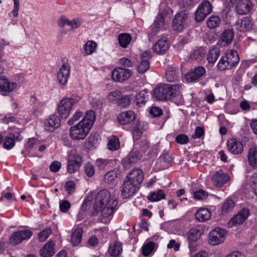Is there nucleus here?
Returning <instances> with one entry per match:
<instances>
[{
    "instance_id": "4c0bfd02",
    "label": "nucleus",
    "mask_w": 257,
    "mask_h": 257,
    "mask_svg": "<svg viewBox=\"0 0 257 257\" xmlns=\"http://www.w3.org/2000/svg\"><path fill=\"white\" fill-rule=\"evenodd\" d=\"M122 250L121 244L118 241H115L113 244L110 245L108 248L109 254L113 257H119Z\"/></svg>"
},
{
    "instance_id": "7c9ffc66",
    "label": "nucleus",
    "mask_w": 257,
    "mask_h": 257,
    "mask_svg": "<svg viewBox=\"0 0 257 257\" xmlns=\"http://www.w3.org/2000/svg\"><path fill=\"white\" fill-rule=\"evenodd\" d=\"M248 164L254 169H257V146H252L248 150Z\"/></svg>"
},
{
    "instance_id": "f704fd0d",
    "label": "nucleus",
    "mask_w": 257,
    "mask_h": 257,
    "mask_svg": "<svg viewBox=\"0 0 257 257\" xmlns=\"http://www.w3.org/2000/svg\"><path fill=\"white\" fill-rule=\"evenodd\" d=\"M149 97L148 90L145 89L141 91L136 95L135 103L138 107L145 105Z\"/></svg>"
},
{
    "instance_id": "6e6d98bb",
    "label": "nucleus",
    "mask_w": 257,
    "mask_h": 257,
    "mask_svg": "<svg viewBox=\"0 0 257 257\" xmlns=\"http://www.w3.org/2000/svg\"><path fill=\"white\" fill-rule=\"evenodd\" d=\"M143 133V130L141 128V124L137 121V124L134 127L132 134L133 138L135 140H139Z\"/></svg>"
},
{
    "instance_id": "a211bd4d",
    "label": "nucleus",
    "mask_w": 257,
    "mask_h": 257,
    "mask_svg": "<svg viewBox=\"0 0 257 257\" xmlns=\"http://www.w3.org/2000/svg\"><path fill=\"white\" fill-rule=\"evenodd\" d=\"M211 179L215 186L221 187L229 181L230 177L227 173L220 169L212 175Z\"/></svg>"
},
{
    "instance_id": "ea45409f",
    "label": "nucleus",
    "mask_w": 257,
    "mask_h": 257,
    "mask_svg": "<svg viewBox=\"0 0 257 257\" xmlns=\"http://www.w3.org/2000/svg\"><path fill=\"white\" fill-rule=\"evenodd\" d=\"M165 24V17L162 14H160L155 20L154 25L152 26V34L156 35L163 27Z\"/></svg>"
},
{
    "instance_id": "0eeeda50",
    "label": "nucleus",
    "mask_w": 257,
    "mask_h": 257,
    "mask_svg": "<svg viewBox=\"0 0 257 257\" xmlns=\"http://www.w3.org/2000/svg\"><path fill=\"white\" fill-rule=\"evenodd\" d=\"M33 232L30 229L19 230L14 232L9 238V243L13 246H16L23 240L29 239Z\"/></svg>"
},
{
    "instance_id": "f03ea898",
    "label": "nucleus",
    "mask_w": 257,
    "mask_h": 257,
    "mask_svg": "<svg viewBox=\"0 0 257 257\" xmlns=\"http://www.w3.org/2000/svg\"><path fill=\"white\" fill-rule=\"evenodd\" d=\"M181 86L180 84H165L158 86L154 90V96L160 100L171 99L180 95Z\"/></svg>"
},
{
    "instance_id": "338daca9",
    "label": "nucleus",
    "mask_w": 257,
    "mask_h": 257,
    "mask_svg": "<svg viewBox=\"0 0 257 257\" xmlns=\"http://www.w3.org/2000/svg\"><path fill=\"white\" fill-rule=\"evenodd\" d=\"M176 142L180 144H186L189 140L188 136L185 134L178 135L175 138Z\"/></svg>"
},
{
    "instance_id": "393cba45",
    "label": "nucleus",
    "mask_w": 257,
    "mask_h": 257,
    "mask_svg": "<svg viewBox=\"0 0 257 257\" xmlns=\"http://www.w3.org/2000/svg\"><path fill=\"white\" fill-rule=\"evenodd\" d=\"M252 7L250 0H239L236 5V12L239 15H244L250 12Z\"/></svg>"
},
{
    "instance_id": "423d86ee",
    "label": "nucleus",
    "mask_w": 257,
    "mask_h": 257,
    "mask_svg": "<svg viewBox=\"0 0 257 257\" xmlns=\"http://www.w3.org/2000/svg\"><path fill=\"white\" fill-rule=\"evenodd\" d=\"M174 157L169 151H164L157 159L155 167L157 170L168 169L174 164Z\"/></svg>"
},
{
    "instance_id": "13d9d810",
    "label": "nucleus",
    "mask_w": 257,
    "mask_h": 257,
    "mask_svg": "<svg viewBox=\"0 0 257 257\" xmlns=\"http://www.w3.org/2000/svg\"><path fill=\"white\" fill-rule=\"evenodd\" d=\"M193 196L196 200H203L207 198L208 194L205 190L200 189L194 192Z\"/></svg>"
},
{
    "instance_id": "f8f14e48",
    "label": "nucleus",
    "mask_w": 257,
    "mask_h": 257,
    "mask_svg": "<svg viewBox=\"0 0 257 257\" xmlns=\"http://www.w3.org/2000/svg\"><path fill=\"white\" fill-rule=\"evenodd\" d=\"M139 188V186L125 178L121 186V195L124 198H128L136 194Z\"/></svg>"
},
{
    "instance_id": "bf43d9fd",
    "label": "nucleus",
    "mask_w": 257,
    "mask_h": 257,
    "mask_svg": "<svg viewBox=\"0 0 257 257\" xmlns=\"http://www.w3.org/2000/svg\"><path fill=\"white\" fill-rule=\"evenodd\" d=\"M85 174L88 177H92L95 173L94 167L93 165L89 162L85 164L84 166Z\"/></svg>"
},
{
    "instance_id": "1a4fd4ad",
    "label": "nucleus",
    "mask_w": 257,
    "mask_h": 257,
    "mask_svg": "<svg viewBox=\"0 0 257 257\" xmlns=\"http://www.w3.org/2000/svg\"><path fill=\"white\" fill-rule=\"evenodd\" d=\"M151 58L152 53L151 51H146L142 53L140 60L138 61L136 66L138 72L141 74H144L149 69V60Z\"/></svg>"
},
{
    "instance_id": "bb28decb",
    "label": "nucleus",
    "mask_w": 257,
    "mask_h": 257,
    "mask_svg": "<svg viewBox=\"0 0 257 257\" xmlns=\"http://www.w3.org/2000/svg\"><path fill=\"white\" fill-rule=\"evenodd\" d=\"M142 157L138 151H132L123 161V166L125 168L129 169L136 163Z\"/></svg>"
},
{
    "instance_id": "f3484780",
    "label": "nucleus",
    "mask_w": 257,
    "mask_h": 257,
    "mask_svg": "<svg viewBox=\"0 0 257 257\" xmlns=\"http://www.w3.org/2000/svg\"><path fill=\"white\" fill-rule=\"evenodd\" d=\"M144 177V174L142 170L140 168H136L131 170L125 178L140 187L143 182Z\"/></svg>"
},
{
    "instance_id": "09e8293b",
    "label": "nucleus",
    "mask_w": 257,
    "mask_h": 257,
    "mask_svg": "<svg viewBox=\"0 0 257 257\" xmlns=\"http://www.w3.org/2000/svg\"><path fill=\"white\" fill-rule=\"evenodd\" d=\"M217 67L219 70L223 71L226 70H230L233 67L227 62L225 57L222 56L217 65Z\"/></svg>"
},
{
    "instance_id": "2f4dec72",
    "label": "nucleus",
    "mask_w": 257,
    "mask_h": 257,
    "mask_svg": "<svg viewBox=\"0 0 257 257\" xmlns=\"http://www.w3.org/2000/svg\"><path fill=\"white\" fill-rule=\"evenodd\" d=\"M227 62L233 67L238 63L239 61V55L237 52L234 50H229L223 55Z\"/></svg>"
},
{
    "instance_id": "4d7b16f0",
    "label": "nucleus",
    "mask_w": 257,
    "mask_h": 257,
    "mask_svg": "<svg viewBox=\"0 0 257 257\" xmlns=\"http://www.w3.org/2000/svg\"><path fill=\"white\" fill-rule=\"evenodd\" d=\"M97 44L93 41H88L84 45V50L87 55L93 53L96 48Z\"/></svg>"
},
{
    "instance_id": "9d476101",
    "label": "nucleus",
    "mask_w": 257,
    "mask_h": 257,
    "mask_svg": "<svg viewBox=\"0 0 257 257\" xmlns=\"http://www.w3.org/2000/svg\"><path fill=\"white\" fill-rule=\"evenodd\" d=\"M226 231L220 228H215L209 234V242L213 245H218L224 241Z\"/></svg>"
},
{
    "instance_id": "a878e982",
    "label": "nucleus",
    "mask_w": 257,
    "mask_h": 257,
    "mask_svg": "<svg viewBox=\"0 0 257 257\" xmlns=\"http://www.w3.org/2000/svg\"><path fill=\"white\" fill-rule=\"evenodd\" d=\"M169 47L170 44L168 40L165 38H162L154 44L153 49L154 52L162 55L165 54Z\"/></svg>"
},
{
    "instance_id": "603ef678",
    "label": "nucleus",
    "mask_w": 257,
    "mask_h": 257,
    "mask_svg": "<svg viewBox=\"0 0 257 257\" xmlns=\"http://www.w3.org/2000/svg\"><path fill=\"white\" fill-rule=\"evenodd\" d=\"M94 235L99 239H103L107 237L108 229L107 227H103L102 228H95L93 230Z\"/></svg>"
},
{
    "instance_id": "49530a36",
    "label": "nucleus",
    "mask_w": 257,
    "mask_h": 257,
    "mask_svg": "<svg viewBox=\"0 0 257 257\" xmlns=\"http://www.w3.org/2000/svg\"><path fill=\"white\" fill-rule=\"evenodd\" d=\"M131 101L132 99L130 95L120 94L116 104L122 108H126L130 106Z\"/></svg>"
},
{
    "instance_id": "9b49d317",
    "label": "nucleus",
    "mask_w": 257,
    "mask_h": 257,
    "mask_svg": "<svg viewBox=\"0 0 257 257\" xmlns=\"http://www.w3.org/2000/svg\"><path fill=\"white\" fill-rule=\"evenodd\" d=\"M62 65L57 74V80L59 83L65 86L67 84L70 74V66L64 59L62 60Z\"/></svg>"
},
{
    "instance_id": "37998d69",
    "label": "nucleus",
    "mask_w": 257,
    "mask_h": 257,
    "mask_svg": "<svg viewBox=\"0 0 257 257\" xmlns=\"http://www.w3.org/2000/svg\"><path fill=\"white\" fill-rule=\"evenodd\" d=\"M235 202L231 199L227 198L222 205L221 213L225 214L232 211L235 207Z\"/></svg>"
},
{
    "instance_id": "4be33fe9",
    "label": "nucleus",
    "mask_w": 257,
    "mask_h": 257,
    "mask_svg": "<svg viewBox=\"0 0 257 257\" xmlns=\"http://www.w3.org/2000/svg\"><path fill=\"white\" fill-rule=\"evenodd\" d=\"M136 114L132 110L124 111L120 113L117 117L118 122L121 125H126L132 121L135 123Z\"/></svg>"
},
{
    "instance_id": "052dcab7",
    "label": "nucleus",
    "mask_w": 257,
    "mask_h": 257,
    "mask_svg": "<svg viewBox=\"0 0 257 257\" xmlns=\"http://www.w3.org/2000/svg\"><path fill=\"white\" fill-rule=\"evenodd\" d=\"M52 230L49 228H46L39 233L38 239L40 241H44L51 233Z\"/></svg>"
},
{
    "instance_id": "dca6fc26",
    "label": "nucleus",
    "mask_w": 257,
    "mask_h": 257,
    "mask_svg": "<svg viewBox=\"0 0 257 257\" xmlns=\"http://www.w3.org/2000/svg\"><path fill=\"white\" fill-rule=\"evenodd\" d=\"M206 73V70L203 66H198L190 70L185 75V79L188 82L198 80Z\"/></svg>"
},
{
    "instance_id": "680f3d73",
    "label": "nucleus",
    "mask_w": 257,
    "mask_h": 257,
    "mask_svg": "<svg viewBox=\"0 0 257 257\" xmlns=\"http://www.w3.org/2000/svg\"><path fill=\"white\" fill-rule=\"evenodd\" d=\"M120 94L119 91H111L107 96L108 100L111 102L116 103Z\"/></svg>"
},
{
    "instance_id": "5701e85b",
    "label": "nucleus",
    "mask_w": 257,
    "mask_h": 257,
    "mask_svg": "<svg viewBox=\"0 0 257 257\" xmlns=\"http://www.w3.org/2000/svg\"><path fill=\"white\" fill-rule=\"evenodd\" d=\"M17 86L15 82H10L7 78L3 76H0V92L5 95L13 91Z\"/></svg>"
},
{
    "instance_id": "0e129e2a",
    "label": "nucleus",
    "mask_w": 257,
    "mask_h": 257,
    "mask_svg": "<svg viewBox=\"0 0 257 257\" xmlns=\"http://www.w3.org/2000/svg\"><path fill=\"white\" fill-rule=\"evenodd\" d=\"M204 129L201 126H198L196 127L195 133L192 135V137L195 139H200L202 136L204 137Z\"/></svg>"
},
{
    "instance_id": "b1692460",
    "label": "nucleus",
    "mask_w": 257,
    "mask_h": 257,
    "mask_svg": "<svg viewBox=\"0 0 257 257\" xmlns=\"http://www.w3.org/2000/svg\"><path fill=\"white\" fill-rule=\"evenodd\" d=\"M234 36L233 29H226L220 35L218 43L221 46H227L232 43Z\"/></svg>"
},
{
    "instance_id": "aec40b11",
    "label": "nucleus",
    "mask_w": 257,
    "mask_h": 257,
    "mask_svg": "<svg viewBox=\"0 0 257 257\" xmlns=\"http://www.w3.org/2000/svg\"><path fill=\"white\" fill-rule=\"evenodd\" d=\"M61 120L56 114H52L45 120L44 128L48 132H53L60 127Z\"/></svg>"
},
{
    "instance_id": "774afa93",
    "label": "nucleus",
    "mask_w": 257,
    "mask_h": 257,
    "mask_svg": "<svg viewBox=\"0 0 257 257\" xmlns=\"http://www.w3.org/2000/svg\"><path fill=\"white\" fill-rule=\"evenodd\" d=\"M252 191L257 196V173H254L251 178Z\"/></svg>"
},
{
    "instance_id": "a19ab883",
    "label": "nucleus",
    "mask_w": 257,
    "mask_h": 257,
    "mask_svg": "<svg viewBox=\"0 0 257 257\" xmlns=\"http://www.w3.org/2000/svg\"><path fill=\"white\" fill-rule=\"evenodd\" d=\"M107 149L111 151H115L120 148L119 139L115 136H112L108 138L107 144Z\"/></svg>"
},
{
    "instance_id": "6ab92c4d",
    "label": "nucleus",
    "mask_w": 257,
    "mask_h": 257,
    "mask_svg": "<svg viewBox=\"0 0 257 257\" xmlns=\"http://www.w3.org/2000/svg\"><path fill=\"white\" fill-rule=\"evenodd\" d=\"M226 145L228 151L233 155H240L243 152L242 143L236 139H229Z\"/></svg>"
},
{
    "instance_id": "8fccbe9b",
    "label": "nucleus",
    "mask_w": 257,
    "mask_h": 257,
    "mask_svg": "<svg viewBox=\"0 0 257 257\" xmlns=\"http://www.w3.org/2000/svg\"><path fill=\"white\" fill-rule=\"evenodd\" d=\"M220 23V18L217 16H210L207 21V25L210 29H213L218 27Z\"/></svg>"
},
{
    "instance_id": "e433bc0d",
    "label": "nucleus",
    "mask_w": 257,
    "mask_h": 257,
    "mask_svg": "<svg viewBox=\"0 0 257 257\" xmlns=\"http://www.w3.org/2000/svg\"><path fill=\"white\" fill-rule=\"evenodd\" d=\"M165 192L162 189H158L155 191L150 192L147 198L149 201L157 202L165 199Z\"/></svg>"
},
{
    "instance_id": "ddd939ff",
    "label": "nucleus",
    "mask_w": 257,
    "mask_h": 257,
    "mask_svg": "<svg viewBox=\"0 0 257 257\" xmlns=\"http://www.w3.org/2000/svg\"><path fill=\"white\" fill-rule=\"evenodd\" d=\"M132 74L130 69L118 67L114 68L111 73L112 79L118 82H122L128 79Z\"/></svg>"
},
{
    "instance_id": "4468645a",
    "label": "nucleus",
    "mask_w": 257,
    "mask_h": 257,
    "mask_svg": "<svg viewBox=\"0 0 257 257\" xmlns=\"http://www.w3.org/2000/svg\"><path fill=\"white\" fill-rule=\"evenodd\" d=\"M82 157L77 154L70 156L68 159L67 170L68 173L72 174L77 171L82 164Z\"/></svg>"
},
{
    "instance_id": "de8ad7c7",
    "label": "nucleus",
    "mask_w": 257,
    "mask_h": 257,
    "mask_svg": "<svg viewBox=\"0 0 257 257\" xmlns=\"http://www.w3.org/2000/svg\"><path fill=\"white\" fill-rule=\"evenodd\" d=\"M113 162L112 160L98 158L96 160L95 164L96 168L101 170L105 169L108 166H110Z\"/></svg>"
},
{
    "instance_id": "39448f33",
    "label": "nucleus",
    "mask_w": 257,
    "mask_h": 257,
    "mask_svg": "<svg viewBox=\"0 0 257 257\" xmlns=\"http://www.w3.org/2000/svg\"><path fill=\"white\" fill-rule=\"evenodd\" d=\"M212 6L209 1L204 0L199 5L195 13V20L201 22L212 11Z\"/></svg>"
},
{
    "instance_id": "2eb2a0df",
    "label": "nucleus",
    "mask_w": 257,
    "mask_h": 257,
    "mask_svg": "<svg viewBox=\"0 0 257 257\" xmlns=\"http://www.w3.org/2000/svg\"><path fill=\"white\" fill-rule=\"evenodd\" d=\"M253 21L250 16L239 19L235 24L236 29L243 32L250 31L253 28Z\"/></svg>"
},
{
    "instance_id": "e2e57ef3",
    "label": "nucleus",
    "mask_w": 257,
    "mask_h": 257,
    "mask_svg": "<svg viewBox=\"0 0 257 257\" xmlns=\"http://www.w3.org/2000/svg\"><path fill=\"white\" fill-rule=\"evenodd\" d=\"M83 115V112L78 110L75 112L72 117L70 118L67 123L69 125H72L75 121L79 120Z\"/></svg>"
},
{
    "instance_id": "412c9836",
    "label": "nucleus",
    "mask_w": 257,
    "mask_h": 257,
    "mask_svg": "<svg viewBox=\"0 0 257 257\" xmlns=\"http://www.w3.org/2000/svg\"><path fill=\"white\" fill-rule=\"evenodd\" d=\"M249 214V210L246 208H243L231 219L229 223L233 226L241 224L247 219Z\"/></svg>"
},
{
    "instance_id": "20e7f679",
    "label": "nucleus",
    "mask_w": 257,
    "mask_h": 257,
    "mask_svg": "<svg viewBox=\"0 0 257 257\" xmlns=\"http://www.w3.org/2000/svg\"><path fill=\"white\" fill-rule=\"evenodd\" d=\"M86 125L83 121H80L76 124L72 126L70 128V136L73 140H83L85 139L91 128L87 123Z\"/></svg>"
},
{
    "instance_id": "473e14b6",
    "label": "nucleus",
    "mask_w": 257,
    "mask_h": 257,
    "mask_svg": "<svg viewBox=\"0 0 257 257\" xmlns=\"http://www.w3.org/2000/svg\"><path fill=\"white\" fill-rule=\"evenodd\" d=\"M220 53L219 48L213 46L210 48L207 55V60L209 63L214 64L218 58Z\"/></svg>"
},
{
    "instance_id": "58836bf2",
    "label": "nucleus",
    "mask_w": 257,
    "mask_h": 257,
    "mask_svg": "<svg viewBox=\"0 0 257 257\" xmlns=\"http://www.w3.org/2000/svg\"><path fill=\"white\" fill-rule=\"evenodd\" d=\"M83 230L81 227H77L71 235V241L73 246L78 245L82 240Z\"/></svg>"
},
{
    "instance_id": "72a5a7b5",
    "label": "nucleus",
    "mask_w": 257,
    "mask_h": 257,
    "mask_svg": "<svg viewBox=\"0 0 257 257\" xmlns=\"http://www.w3.org/2000/svg\"><path fill=\"white\" fill-rule=\"evenodd\" d=\"M211 216L209 209L206 208H201L195 213V218L199 221L204 222L208 220Z\"/></svg>"
},
{
    "instance_id": "c756f323",
    "label": "nucleus",
    "mask_w": 257,
    "mask_h": 257,
    "mask_svg": "<svg viewBox=\"0 0 257 257\" xmlns=\"http://www.w3.org/2000/svg\"><path fill=\"white\" fill-rule=\"evenodd\" d=\"M203 231L204 230L199 226L191 228L186 235L187 241H197L200 238Z\"/></svg>"
},
{
    "instance_id": "5fc2aeb1",
    "label": "nucleus",
    "mask_w": 257,
    "mask_h": 257,
    "mask_svg": "<svg viewBox=\"0 0 257 257\" xmlns=\"http://www.w3.org/2000/svg\"><path fill=\"white\" fill-rule=\"evenodd\" d=\"M155 245V243L152 241L145 244L142 247V254L145 256L150 255L154 249Z\"/></svg>"
},
{
    "instance_id": "c85d7f7f",
    "label": "nucleus",
    "mask_w": 257,
    "mask_h": 257,
    "mask_svg": "<svg viewBox=\"0 0 257 257\" xmlns=\"http://www.w3.org/2000/svg\"><path fill=\"white\" fill-rule=\"evenodd\" d=\"M166 78L168 82H176L180 80L181 75L178 68L170 67L166 71Z\"/></svg>"
},
{
    "instance_id": "69168bd1",
    "label": "nucleus",
    "mask_w": 257,
    "mask_h": 257,
    "mask_svg": "<svg viewBox=\"0 0 257 257\" xmlns=\"http://www.w3.org/2000/svg\"><path fill=\"white\" fill-rule=\"evenodd\" d=\"M70 207V203L68 200H63L60 202L59 208L62 212H67L69 210Z\"/></svg>"
},
{
    "instance_id": "f257e3e1",
    "label": "nucleus",
    "mask_w": 257,
    "mask_h": 257,
    "mask_svg": "<svg viewBox=\"0 0 257 257\" xmlns=\"http://www.w3.org/2000/svg\"><path fill=\"white\" fill-rule=\"evenodd\" d=\"M94 202V209L97 212H101L105 218L113 213L118 204L116 197L106 189L101 190L98 192Z\"/></svg>"
},
{
    "instance_id": "864d4df0",
    "label": "nucleus",
    "mask_w": 257,
    "mask_h": 257,
    "mask_svg": "<svg viewBox=\"0 0 257 257\" xmlns=\"http://www.w3.org/2000/svg\"><path fill=\"white\" fill-rule=\"evenodd\" d=\"M117 178L116 171L115 170L107 172L104 176V181L106 183H113Z\"/></svg>"
},
{
    "instance_id": "7ed1b4c3",
    "label": "nucleus",
    "mask_w": 257,
    "mask_h": 257,
    "mask_svg": "<svg viewBox=\"0 0 257 257\" xmlns=\"http://www.w3.org/2000/svg\"><path fill=\"white\" fill-rule=\"evenodd\" d=\"M81 97L78 96H72L71 97H64L59 102L57 111L62 118H66L70 112L73 105L78 103Z\"/></svg>"
},
{
    "instance_id": "3c124183",
    "label": "nucleus",
    "mask_w": 257,
    "mask_h": 257,
    "mask_svg": "<svg viewBox=\"0 0 257 257\" xmlns=\"http://www.w3.org/2000/svg\"><path fill=\"white\" fill-rule=\"evenodd\" d=\"M97 143V139L96 138L95 135L91 134L85 142V147L89 150H91L96 148Z\"/></svg>"
},
{
    "instance_id": "6e6552de",
    "label": "nucleus",
    "mask_w": 257,
    "mask_h": 257,
    "mask_svg": "<svg viewBox=\"0 0 257 257\" xmlns=\"http://www.w3.org/2000/svg\"><path fill=\"white\" fill-rule=\"evenodd\" d=\"M189 17V13L184 10L178 12L175 16L172 21V28L174 30L180 32L184 28L186 20Z\"/></svg>"
},
{
    "instance_id": "c9c22d12",
    "label": "nucleus",
    "mask_w": 257,
    "mask_h": 257,
    "mask_svg": "<svg viewBox=\"0 0 257 257\" xmlns=\"http://www.w3.org/2000/svg\"><path fill=\"white\" fill-rule=\"evenodd\" d=\"M132 40V37L129 33H123L118 35V41L120 47L123 48H127Z\"/></svg>"
},
{
    "instance_id": "79ce46f5",
    "label": "nucleus",
    "mask_w": 257,
    "mask_h": 257,
    "mask_svg": "<svg viewBox=\"0 0 257 257\" xmlns=\"http://www.w3.org/2000/svg\"><path fill=\"white\" fill-rule=\"evenodd\" d=\"M95 120V112L93 110H89L86 112L84 117L81 121H83L87 125V123L89 125V127L91 128Z\"/></svg>"
},
{
    "instance_id": "a18cd8bd",
    "label": "nucleus",
    "mask_w": 257,
    "mask_h": 257,
    "mask_svg": "<svg viewBox=\"0 0 257 257\" xmlns=\"http://www.w3.org/2000/svg\"><path fill=\"white\" fill-rule=\"evenodd\" d=\"M206 51L203 47L194 50L190 55V57L197 61H201L205 57Z\"/></svg>"
},
{
    "instance_id": "cd10ccee",
    "label": "nucleus",
    "mask_w": 257,
    "mask_h": 257,
    "mask_svg": "<svg viewBox=\"0 0 257 257\" xmlns=\"http://www.w3.org/2000/svg\"><path fill=\"white\" fill-rule=\"evenodd\" d=\"M55 243L52 240H49L40 249L39 253L42 257H52L55 253L54 248Z\"/></svg>"
},
{
    "instance_id": "c03bdc74",
    "label": "nucleus",
    "mask_w": 257,
    "mask_h": 257,
    "mask_svg": "<svg viewBox=\"0 0 257 257\" xmlns=\"http://www.w3.org/2000/svg\"><path fill=\"white\" fill-rule=\"evenodd\" d=\"M15 145V135L10 134L4 139L3 147L7 150H11Z\"/></svg>"
}]
</instances>
